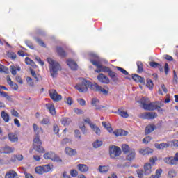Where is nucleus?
Listing matches in <instances>:
<instances>
[{"instance_id": "obj_1", "label": "nucleus", "mask_w": 178, "mask_h": 178, "mask_svg": "<svg viewBox=\"0 0 178 178\" xmlns=\"http://www.w3.org/2000/svg\"><path fill=\"white\" fill-rule=\"evenodd\" d=\"M90 88L93 91H97V92H101L104 95H108V92L102 86L98 85L97 83H92L90 81H87L84 79L81 81L75 86V89L79 92H87L88 90Z\"/></svg>"}, {"instance_id": "obj_2", "label": "nucleus", "mask_w": 178, "mask_h": 178, "mask_svg": "<svg viewBox=\"0 0 178 178\" xmlns=\"http://www.w3.org/2000/svg\"><path fill=\"white\" fill-rule=\"evenodd\" d=\"M138 104H140L141 107L145 111H160L161 106H158L156 102H151L149 99L144 97L140 100L137 101Z\"/></svg>"}, {"instance_id": "obj_3", "label": "nucleus", "mask_w": 178, "mask_h": 178, "mask_svg": "<svg viewBox=\"0 0 178 178\" xmlns=\"http://www.w3.org/2000/svg\"><path fill=\"white\" fill-rule=\"evenodd\" d=\"M47 62L49 64V67L51 75L53 77H56V76H58V72L62 70L60 65H59L58 62L51 58H47Z\"/></svg>"}, {"instance_id": "obj_4", "label": "nucleus", "mask_w": 178, "mask_h": 178, "mask_svg": "<svg viewBox=\"0 0 178 178\" xmlns=\"http://www.w3.org/2000/svg\"><path fill=\"white\" fill-rule=\"evenodd\" d=\"M93 58H95V59H90V62L93 66H96V67H102V72L104 73H108V72L111 71V68L101 65L99 57H98V56L93 54Z\"/></svg>"}, {"instance_id": "obj_5", "label": "nucleus", "mask_w": 178, "mask_h": 178, "mask_svg": "<svg viewBox=\"0 0 178 178\" xmlns=\"http://www.w3.org/2000/svg\"><path fill=\"white\" fill-rule=\"evenodd\" d=\"M54 169V165L52 163H49L47 165H44L42 166H38L35 169V173L38 175H43V173H48Z\"/></svg>"}, {"instance_id": "obj_6", "label": "nucleus", "mask_w": 178, "mask_h": 178, "mask_svg": "<svg viewBox=\"0 0 178 178\" xmlns=\"http://www.w3.org/2000/svg\"><path fill=\"white\" fill-rule=\"evenodd\" d=\"M109 154L111 158L115 159L117 156H120V154H122V149L118 146L113 145L109 147Z\"/></svg>"}, {"instance_id": "obj_7", "label": "nucleus", "mask_w": 178, "mask_h": 178, "mask_svg": "<svg viewBox=\"0 0 178 178\" xmlns=\"http://www.w3.org/2000/svg\"><path fill=\"white\" fill-rule=\"evenodd\" d=\"M49 95L53 101H60L62 99V95L58 94L56 90L52 89L49 90Z\"/></svg>"}, {"instance_id": "obj_8", "label": "nucleus", "mask_w": 178, "mask_h": 178, "mask_svg": "<svg viewBox=\"0 0 178 178\" xmlns=\"http://www.w3.org/2000/svg\"><path fill=\"white\" fill-rule=\"evenodd\" d=\"M142 119H155L158 118V114L155 112H145L141 114Z\"/></svg>"}, {"instance_id": "obj_9", "label": "nucleus", "mask_w": 178, "mask_h": 178, "mask_svg": "<svg viewBox=\"0 0 178 178\" xmlns=\"http://www.w3.org/2000/svg\"><path fill=\"white\" fill-rule=\"evenodd\" d=\"M97 80L98 81H99V83H102V84H109V83H111L109 78L104 74H99L97 76Z\"/></svg>"}, {"instance_id": "obj_10", "label": "nucleus", "mask_w": 178, "mask_h": 178, "mask_svg": "<svg viewBox=\"0 0 178 178\" xmlns=\"http://www.w3.org/2000/svg\"><path fill=\"white\" fill-rule=\"evenodd\" d=\"M15 147L6 145L0 148V154H12L15 152Z\"/></svg>"}, {"instance_id": "obj_11", "label": "nucleus", "mask_w": 178, "mask_h": 178, "mask_svg": "<svg viewBox=\"0 0 178 178\" xmlns=\"http://www.w3.org/2000/svg\"><path fill=\"white\" fill-rule=\"evenodd\" d=\"M91 105L97 110L104 109L105 108V106L99 105V100L97 98L92 99Z\"/></svg>"}, {"instance_id": "obj_12", "label": "nucleus", "mask_w": 178, "mask_h": 178, "mask_svg": "<svg viewBox=\"0 0 178 178\" xmlns=\"http://www.w3.org/2000/svg\"><path fill=\"white\" fill-rule=\"evenodd\" d=\"M132 79L136 83H140V84L145 85V79H144V77H141L138 74H132Z\"/></svg>"}, {"instance_id": "obj_13", "label": "nucleus", "mask_w": 178, "mask_h": 178, "mask_svg": "<svg viewBox=\"0 0 178 178\" xmlns=\"http://www.w3.org/2000/svg\"><path fill=\"white\" fill-rule=\"evenodd\" d=\"M67 65H69V67L72 69V70H77V63L74 61L73 59L69 58L67 60Z\"/></svg>"}, {"instance_id": "obj_14", "label": "nucleus", "mask_w": 178, "mask_h": 178, "mask_svg": "<svg viewBox=\"0 0 178 178\" xmlns=\"http://www.w3.org/2000/svg\"><path fill=\"white\" fill-rule=\"evenodd\" d=\"M8 140L10 141V143H17L19 141V137L17 136V134L11 132L8 134Z\"/></svg>"}, {"instance_id": "obj_15", "label": "nucleus", "mask_w": 178, "mask_h": 178, "mask_svg": "<svg viewBox=\"0 0 178 178\" xmlns=\"http://www.w3.org/2000/svg\"><path fill=\"white\" fill-rule=\"evenodd\" d=\"M17 172L14 170H9L5 175V178H19Z\"/></svg>"}, {"instance_id": "obj_16", "label": "nucleus", "mask_w": 178, "mask_h": 178, "mask_svg": "<svg viewBox=\"0 0 178 178\" xmlns=\"http://www.w3.org/2000/svg\"><path fill=\"white\" fill-rule=\"evenodd\" d=\"M65 151V154H67V155H69L70 156H74V155H77V151L70 147H66Z\"/></svg>"}, {"instance_id": "obj_17", "label": "nucleus", "mask_w": 178, "mask_h": 178, "mask_svg": "<svg viewBox=\"0 0 178 178\" xmlns=\"http://www.w3.org/2000/svg\"><path fill=\"white\" fill-rule=\"evenodd\" d=\"M113 134L116 136V137H119V136H127V134H129V132L123 129H118L117 131H115Z\"/></svg>"}, {"instance_id": "obj_18", "label": "nucleus", "mask_w": 178, "mask_h": 178, "mask_svg": "<svg viewBox=\"0 0 178 178\" xmlns=\"http://www.w3.org/2000/svg\"><path fill=\"white\" fill-rule=\"evenodd\" d=\"M139 152L142 155H149V154H152V152H154V150H152V149H151L149 147H146L145 149H141L139 151Z\"/></svg>"}, {"instance_id": "obj_19", "label": "nucleus", "mask_w": 178, "mask_h": 178, "mask_svg": "<svg viewBox=\"0 0 178 178\" xmlns=\"http://www.w3.org/2000/svg\"><path fill=\"white\" fill-rule=\"evenodd\" d=\"M77 168L80 172L82 173H86V172H88V166L86 164H78Z\"/></svg>"}, {"instance_id": "obj_20", "label": "nucleus", "mask_w": 178, "mask_h": 178, "mask_svg": "<svg viewBox=\"0 0 178 178\" xmlns=\"http://www.w3.org/2000/svg\"><path fill=\"white\" fill-rule=\"evenodd\" d=\"M152 168H151V163H147L145 165H144V170H145V175L146 176H148V175H151V172H152Z\"/></svg>"}, {"instance_id": "obj_21", "label": "nucleus", "mask_w": 178, "mask_h": 178, "mask_svg": "<svg viewBox=\"0 0 178 178\" xmlns=\"http://www.w3.org/2000/svg\"><path fill=\"white\" fill-rule=\"evenodd\" d=\"M134 158H136V152L134 149H131L127 156V161H131Z\"/></svg>"}, {"instance_id": "obj_22", "label": "nucleus", "mask_w": 178, "mask_h": 178, "mask_svg": "<svg viewBox=\"0 0 178 178\" xmlns=\"http://www.w3.org/2000/svg\"><path fill=\"white\" fill-rule=\"evenodd\" d=\"M154 147L155 148H157V149H165V148L169 147V144L165 143L161 144L155 143Z\"/></svg>"}, {"instance_id": "obj_23", "label": "nucleus", "mask_w": 178, "mask_h": 178, "mask_svg": "<svg viewBox=\"0 0 178 178\" xmlns=\"http://www.w3.org/2000/svg\"><path fill=\"white\" fill-rule=\"evenodd\" d=\"M164 162L168 165H176L173 156L171 157H165L163 159Z\"/></svg>"}, {"instance_id": "obj_24", "label": "nucleus", "mask_w": 178, "mask_h": 178, "mask_svg": "<svg viewBox=\"0 0 178 178\" xmlns=\"http://www.w3.org/2000/svg\"><path fill=\"white\" fill-rule=\"evenodd\" d=\"M90 128L92 129V130H93L95 134H97V136H101V129H99V127H98V126H97V124H93L92 125H91Z\"/></svg>"}, {"instance_id": "obj_25", "label": "nucleus", "mask_w": 178, "mask_h": 178, "mask_svg": "<svg viewBox=\"0 0 178 178\" xmlns=\"http://www.w3.org/2000/svg\"><path fill=\"white\" fill-rule=\"evenodd\" d=\"M42 143L41 142V140H40V136L35 135L33 139V147L42 145Z\"/></svg>"}, {"instance_id": "obj_26", "label": "nucleus", "mask_w": 178, "mask_h": 178, "mask_svg": "<svg viewBox=\"0 0 178 178\" xmlns=\"http://www.w3.org/2000/svg\"><path fill=\"white\" fill-rule=\"evenodd\" d=\"M98 170L100 173H106L109 170V166L99 165L98 167Z\"/></svg>"}, {"instance_id": "obj_27", "label": "nucleus", "mask_w": 178, "mask_h": 178, "mask_svg": "<svg viewBox=\"0 0 178 178\" xmlns=\"http://www.w3.org/2000/svg\"><path fill=\"white\" fill-rule=\"evenodd\" d=\"M155 130V126L154 125H149L145 128V134H149L150 133H152Z\"/></svg>"}, {"instance_id": "obj_28", "label": "nucleus", "mask_w": 178, "mask_h": 178, "mask_svg": "<svg viewBox=\"0 0 178 178\" xmlns=\"http://www.w3.org/2000/svg\"><path fill=\"white\" fill-rule=\"evenodd\" d=\"M33 148L35 151H37V152H39L40 154H44L45 152V149L41 145H39L38 146H33Z\"/></svg>"}, {"instance_id": "obj_29", "label": "nucleus", "mask_w": 178, "mask_h": 178, "mask_svg": "<svg viewBox=\"0 0 178 178\" xmlns=\"http://www.w3.org/2000/svg\"><path fill=\"white\" fill-rule=\"evenodd\" d=\"M1 118L6 123H8L9 122V114H8L4 111H1Z\"/></svg>"}, {"instance_id": "obj_30", "label": "nucleus", "mask_w": 178, "mask_h": 178, "mask_svg": "<svg viewBox=\"0 0 178 178\" xmlns=\"http://www.w3.org/2000/svg\"><path fill=\"white\" fill-rule=\"evenodd\" d=\"M72 120L69 118H63L61 120V123L63 126H69Z\"/></svg>"}, {"instance_id": "obj_31", "label": "nucleus", "mask_w": 178, "mask_h": 178, "mask_svg": "<svg viewBox=\"0 0 178 178\" xmlns=\"http://www.w3.org/2000/svg\"><path fill=\"white\" fill-rule=\"evenodd\" d=\"M1 97L5 98L7 101H12V97L6 92L0 91Z\"/></svg>"}, {"instance_id": "obj_32", "label": "nucleus", "mask_w": 178, "mask_h": 178, "mask_svg": "<svg viewBox=\"0 0 178 178\" xmlns=\"http://www.w3.org/2000/svg\"><path fill=\"white\" fill-rule=\"evenodd\" d=\"M146 86L148 87L149 90H152V88H154V83L152 82V80H151L149 78H147L146 79Z\"/></svg>"}, {"instance_id": "obj_33", "label": "nucleus", "mask_w": 178, "mask_h": 178, "mask_svg": "<svg viewBox=\"0 0 178 178\" xmlns=\"http://www.w3.org/2000/svg\"><path fill=\"white\" fill-rule=\"evenodd\" d=\"M47 106L51 115H55V106L53 104H47Z\"/></svg>"}, {"instance_id": "obj_34", "label": "nucleus", "mask_w": 178, "mask_h": 178, "mask_svg": "<svg viewBox=\"0 0 178 178\" xmlns=\"http://www.w3.org/2000/svg\"><path fill=\"white\" fill-rule=\"evenodd\" d=\"M54 154H55V153L53 152L45 153L44 154V159H51V161H52V158H54Z\"/></svg>"}, {"instance_id": "obj_35", "label": "nucleus", "mask_w": 178, "mask_h": 178, "mask_svg": "<svg viewBox=\"0 0 178 178\" xmlns=\"http://www.w3.org/2000/svg\"><path fill=\"white\" fill-rule=\"evenodd\" d=\"M56 51L60 56H62L63 58H65V56H66V52L64 51L63 49H62L61 47H57Z\"/></svg>"}, {"instance_id": "obj_36", "label": "nucleus", "mask_w": 178, "mask_h": 178, "mask_svg": "<svg viewBox=\"0 0 178 178\" xmlns=\"http://www.w3.org/2000/svg\"><path fill=\"white\" fill-rule=\"evenodd\" d=\"M136 65L138 67V73H143V70H144L143 63L141 61H138Z\"/></svg>"}, {"instance_id": "obj_37", "label": "nucleus", "mask_w": 178, "mask_h": 178, "mask_svg": "<svg viewBox=\"0 0 178 178\" xmlns=\"http://www.w3.org/2000/svg\"><path fill=\"white\" fill-rule=\"evenodd\" d=\"M51 161L53 162L60 163L62 162V159H60V157L58 154L54 153L53 158L51 159Z\"/></svg>"}, {"instance_id": "obj_38", "label": "nucleus", "mask_w": 178, "mask_h": 178, "mask_svg": "<svg viewBox=\"0 0 178 178\" xmlns=\"http://www.w3.org/2000/svg\"><path fill=\"white\" fill-rule=\"evenodd\" d=\"M161 175H162V169H157L156 170V175H152L150 178H161Z\"/></svg>"}, {"instance_id": "obj_39", "label": "nucleus", "mask_w": 178, "mask_h": 178, "mask_svg": "<svg viewBox=\"0 0 178 178\" xmlns=\"http://www.w3.org/2000/svg\"><path fill=\"white\" fill-rule=\"evenodd\" d=\"M102 124L105 129H106V130H108V131H109V133L112 131V127H111V124L109 123L106 124V122H102Z\"/></svg>"}, {"instance_id": "obj_40", "label": "nucleus", "mask_w": 178, "mask_h": 178, "mask_svg": "<svg viewBox=\"0 0 178 178\" xmlns=\"http://www.w3.org/2000/svg\"><path fill=\"white\" fill-rule=\"evenodd\" d=\"M6 73L7 74L9 73V70L6 67V66L0 64V73Z\"/></svg>"}, {"instance_id": "obj_41", "label": "nucleus", "mask_w": 178, "mask_h": 178, "mask_svg": "<svg viewBox=\"0 0 178 178\" xmlns=\"http://www.w3.org/2000/svg\"><path fill=\"white\" fill-rule=\"evenodd\" d=\"M118 113L120 115V116H122V118H127L129 116V114L126 111H122V110L118 109Z\"/></svg>"}, {"instance_id": "obj_42", "label": "nucleus", "mask_w": 178, "mask_h": 178, "mask_svg": "<svg viewBox=\"0 0 178 178\" xmlns=\"http://www.w3.org/2000/svg\"><path fill=\"white\" fill-rule=\"evenodd\" d=\"M94 148H99L101 145H102V141L97 140L95 142L92 143Z\"/></svg>"}, {"instance_id": "obj_43", "label": "nucleus", "mask_w": 178, "mask_h": 178, "mask_svg": "<svg viewBox=\"0 0 178 178\" xmlns=\"http://www.w3.org/2000/svg\"><path fill=\"white\" fill-rule=\"evenodd\" d=\"M122 152L124 154H127V152H130V147L127 145H122Z\"/></svg>"}, {"instance_id": "obj_44", "label": "nucleus", "mask_w": 178, "mask_h": 178, "mask_svg": "<svg viewBox=\"0 0 178 178\" xmlns=\"http://www.w3.org/2000/svg\"><path fill=\"white\" fill-rule=\"evenodd\" d=\"M117 70L122 73V74H124V76H128L129 72L126 71V70L120 67H116Z\"/></svg>"}, {"instance_id": "obj_45", "label": "nucleus", "mask_w": 178, "mask_h": 178, "mask_svg": "<svg viewBox=\"0 0 178 178\" xmlns=\"http://www.w3.org/2000/svg\"><path fill=\"white\" fill-rule=\"evenodd\" d=\"M36 42H38V44H39V45H40V47H43V48H45V43H44V41H42L41 39L38 38H35Z\"/></svg>"}, {"instance_id": "obj_46", "label": "nucleus", "mask_w": 178, "mask_h": 178, "mask_svg": "<svg viewBox=\"0 0 178 178\" xmlns=\"http://www.w3.org/2000/svg\"><path fill=\"white\" fill-rule=\"evenodd\" d=\"M12 159H14V161H23V155L22 154H17L15 155Z\"/></svg>"}, {"instance_id": "obj_47", "label": "nucleus", "mask_w": 178, "mask_h": 178, "mask_svg": "<svg viewBox=\"0 0 178 178\" xmlns=\"http://www.w3.org/2000/svg\"><path fill=\"white\" fill-rule=\"evenodd\" d=\"M168 176L169 177H176V170H170L169 172H168Z\"/></svg>"}, {"instance_id": "obj_48", "label": "nucleus", "mask_w": 178, "mask_h": 178, "mask_svg": "<svg viewBox=\"0 0 178 178\" xmlns=\"http://www.w3.org/2000/svg\"><path fill=\"white\" fill-rule=\"evenodd\" d=\"M10 86L13 88V90H15V91L19 90V86H17L16 83H14L13 82L10 83Z\"/></svg>"}, {"instance_id": "obj_49", "label": "nucleus", "mask_w": 178, "mask_h": 178, "mask_svg": "<svg viewBox=\"0 0 178 178\" xmlns=\"http://www.w3.org/2000/svg\"><path fill=\"white\" fill-rule=\"evenodd\" d=\"M26 81L31 87H33V86H34V82H33V79H31V77H26Z\"/></svg>"}, {"instance_id": "obj_50", "label": "nucleus", "mask_w": 178, "mask_h": 178, "mask_svg": "<svg viewBox=\"0 0 178 178\" xmlns=\"http://www.w3.org/2000/svg\"><path fill=\"white\" fill-rule=\"evenodd\" d=\"M10 69L11 70V73L13 76H16L17 72H16V67L15 65H10Z\"/></svg>"}, {"instance_id": "obj_51", "label": "nucleus", "mask_w": 178, "mask_h": 178, "mask_svg": "<svg viewBox=\"0 0 178 178\" xmlns=\"http://www.w3.org/2000/svg\"><path fill=\"white\" fill-rule=\"evenodd\" d=\"M74 133H75L76 138H78L79 140H81V134L80 133V131L76 129L74 131Z\"/></svg>"}, {"instance_id": "obj_52", "label": "nucleus", "mask_w": 178, "mask_h": 178, "mask_svg": "<svg viewBox=\"0 0 178 178\" xmlns=\"http://www.w3.org/2000/svg\"><path fill=\"white\" fill-rule=\"evenodd\" d=\"M151 140V136H146L145 138L143 139V143H144V144H148V143H149Z\"/></svg>"}, {"instance_id": "obj_53", "label": "nucleus", "mask_w": 178, "mask_h": 178, "mask_svg": "<svg viewBox=\"0 0 178 178\" xmlns=\"http://www.w3.org/2000/svg\"><path fill=\"white\" fill-rule=\"evenodd\" d=\"M10 113L13 116H15V118H19V113L15 109L11 110Z\"/></svg>"}, {"instance_id": "obj_54", "label": "nucleus", "mask_w": 178, "mask_h": 178, "mask_svg": "<svg viewBox=\"0 0 178 178\" xmlns=\"http://www.w3.org/2000/svg\"><path fill=\"white\" fill-rule=\"evenodd\" d=\"M31 74L35 79V81H38V76H37V74H35V71L34 70H31Z\"/></svg>"}, {"instance_id": "obj_55", "label": "nucleus", "mask_w": 178, "mask_h": 178, "mask_svg": "<svg viewBox=\"0 0 178 178\" xmlns=\"http://www.w3.org/2000/svg\"><path fill=\"white\" fill-rule=\"evenodd\" d=\"M77 102L81 105V106H85L86 105V100L83 99H78Z\"/></svg>"}, {"instance_id": "obj_56", "label": "nucleus", "mask_w": 178, "mask_h": 178, "mask_svg": "<svg viewBox=\"0 0 178 178\" xmlns=\"http://www.w3.org/2000/svg\"><path fill=\"white\" fill-rule=\"evenodd\" d=\"M70 175L72 176V177H76L77 175H79V172H77V170H72L70 171Z\"/></svg>"}, {"instance_id": "obj_57", "label": "nucleus", "mask_w": 178, "mask_h": 178, "mask_svg": "<svg viewBox=\"0 0 178 178\" xmlns=\"http://www.w3.org/2000/svg\"><path fill=\"white\" fill-rule=\"evenodd\" d=\"M33 130L36 134V136H38V133L40 131V129H38V126H37L36 124H33Z\"/></svg>"}, {"instance_id": "obj_58", "label": "nucleus", "mask_w": 178, "mask_h": 178, "mask_svg": "<svg viewBox=\"0 0 178 178\" xmlns=\"http://www.w3.org/2000/svg\"><path fill=\"white\" fill-rule=\"evenodd\" d=\"M35 60H37V62H38V63L41 65V66H44V61L41 60L40 58H39L37 56H35Z\"/></svg>"}, {"instance_id": "obj_59", "label": "nucleus", "mask_w": 178, "mask_h": 178, "mask_svg": "<svg viewBox=\"0 0 178 178\" xmlns=\"http://www.w3.org/2000/svg\"><path fill=\"white\" fill-rule=\"evenodd\" d=\"M79 129H81L83 134H87V129H86V126L85 125H80Z\"/></svg>"}, {"instance_id": "obj_60", "label": "nucleus", "mask_w": 178, "mask_h": 178, "mask_svg": "<svg viewBox=\"0 0 178 178\" xmlns=\"http://www.w3.org/2000/svg\"><path fill=\"white\" fill-rule=\"evenodd\" d=\"M65 101L68 105H72V104H73V99L72 97H67Z\"/></svg>"}, {"instance_id": "obj_61", "label": "nucleus", "mask_w": 178, "mask_h": 178, "mask_svg": "<svg viewBox=\"0 0 178 178\" xmlns=\"http://www.w3.org/2000/svg\"><path fill=\"white\" fill-rule=\"evenodd\" d=\"M108 76L111 79H113V77H115L116 73H115V72L112 71V70H110V71L108 72Z\"/></svg>"}, {"instance_id": "obj_62", "label": "nucleus", "mask_w": 178, "mask_h": 178, "mask_svg": "<svg viewBox=\"0 0 178 178\" xmlns=\"http://www.w3.org/2000/svg\"><path fill=\"white\" fill-rule=\"evenodd\" d=\"M149 65L152 67H158V66H159V63H156V62H150Z\"/></svg>"}, {"instance_id": "obj_63", "label": "nucleus", "mask_w": 178, "mask_h": 178, "mask_svg": "<svg viewBox=\"0 0 178 178\" xmlns=\"http://www.w3.org/2000/svg\"><path fill=\"white\" fill-rule=\"evenodd\" d=\"M70 142V139L69 138H64L62 141H61V144L62 145H65L66 144H68V143Z\"/></svg>"}, {"instance_id": "obj_64", "label": "nucleus", "mask_w": 178, "mask_h": 178, "mask_svg": "<svg viewBox=\"0 0 178 178\" xmlns=\"http://www.w3.org/2000/svg\"><path fill=\"white\" fill-rule=\"evenodd\" d=\"M48 123H49V119H48V118H44V119L41 121V124H48Z\"/></svg>"}]
</instances>
